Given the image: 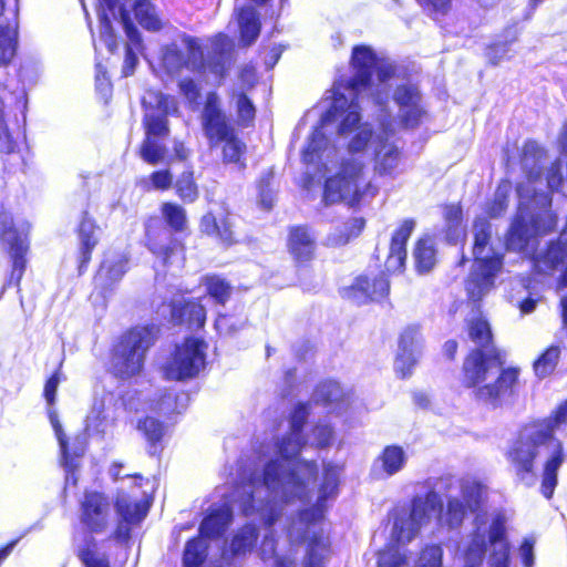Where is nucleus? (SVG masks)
I'll use <instances>...</instances> for the list:
<instances>
[{
    "instance_id": "1",
    "label": "nucleus",
    "mask_w": 567,
    "mask_h": 567,
    "mask_svg": "<svg viewBox=\"0 0 567 567\" xmlns=\"http://www.w3.org/2000/svg\"><path fill=\"white\" fill-rule=\"evenodd\" d=\"M308 414L306 404L296 406L289 434L277 443L281 458L269 461L261 473L255 472L248 483L234 491L230 501L238 504L245 515L259 513L266 524L272 525L280 514L281 504L309 498L317 477V465L313 462L291 461L305 444L301 429Z\"/></svg>"
},
{
    "instance_id": "2",
    "label": "nucleus",
    "mask_w": 567,
    "mask_h": 567,
    "mask_svg": "<svg viewBox=\"0 0 567 567\" xmlns=\"http://www.w3.org/2000/svg\"><path fill=\"white\" fill-rule=\"evenodd\" d=\"M455 484L460 494L447 496L446 523L449 526L457 527L467 513L477 512L486 497L485 486L470 477L456 481L452 476H444L437 480L433 489L425 496H415L410 509L400 508L395 512L392 538L403 545L414 539L433 515L442 513L443 504L440 493L451 492Z\"/></svg>"
},
{
    "instance_id": "3",
    "label": "nucleus",
    "mask_w": 567,
    "mask_h": 567,
    "mask_svg": "<svg viewBox=\"0 0 567 567\" xmlns=\"http://www.w3.org/2000/svg\"><path fill=\"white\" fill-rule=\"evenodd\" d=\"M566 423L567 400L557 408L551 417L525 426L508 452V460L516 475L526 485H533L536 481L534 460L544 458L542 493L546 498L551 497L557 485V471L567 457L563 443L553 433Z\"/></svg>"
},
{
    "instance_id": "4",
    "label": "nucleus",
    "mask_w": 567,
    "mask_h": 567,
    "mask_svg": "<svg viewBox=\"0 0 567 567\" xmlns=\"http://www.w3.org/2000/svg\"><path fill=\"white\" fill-rule=\"evenodd\" d=\"M364 93L347 92L341 83L333 86V101L330 109L321 116L320 126L311 134L302 151V161L307 165L308 184H312L317 174L324 175L330 171L329 164L334 161L337 151L329 145L323 130L330 124H337L340 136H349L363 124L361 123L359 101Z\"/></svg>"
},
{
    "instance_id": "5",
    "label": "nucleus",
    "mask_w": 567,
    "mask_h": 567,
    "mask_svg": "<svg viewBox=\"0 0 567 567\" xmlns=\"http://www.w3.org/2000/svg\"><path fill=\"white\" fill-rule=\"evenodd\" d=\"M383 138V134L373 133L368 123L362 124L358 131L351 134L348 144L350 157L342 162L340 172L326 182L323 192L326 205L341 200L353 205L367 197L374 196L375 188L370 183L364 184L363 189L361 188L364 168L362 157L370 152L372 154Z\"/></svg>"
},
{
    "instance_id": "6",
    "label": "nucleus",
    "mask_w": 567,
    "mask_h": 567,
    "mask_svg": "<svg viewBox=\"0 0 567 567\" xmlns=\"http://www.w3.org/2000/svg\"><path fill=\"white\" fill-rule=\"evenodd\" d=\"M518 374V369H504L498 357L483 350L471 352L463 364L464 385L473 389L476 400L493 405L515 392Z\"/></svg>"
},
{
    "instance_id": "7",
    "label": "nucleus",
    "mask_w": 567,
    "mask_h": 567,
    "mask_svg": "<svg viewBox=\"0 0 567 567\" xmlns=\"http://www.w3.org/2000/svg\"><path fill=\"white\" fill-rule=\"evenodd\" d=\"M182 48L171 43L162 49V63L169 73L178 72L186 66L192 71L208 69L216 76L223 78L231 64L233 40L223 33L210 40L207 60L197 39L183 35Z\"/></svg>"
},
{
    "instance_id": "8",
    "label": "nucleus",
    "mask_w": 567,
    "mask_h": 567,
    "mask_svg": "<svg viewBox=\"0 0 567 567\" xmlns=\"http://www.w3.org/2000/svg\"><path fill=\"white\" fill-rule=\"evenodd\" d=\"M339 476L340 467L332 464L324 465L323 481L319 488L316 505L302 511L290 525V539L292 542L305 540L309 544L305 567H319L327 553L328 544L318 527V522L322 517L324 502L337 495Z\"/></svg>"
},
{
    "instance_id": "9",
    "label": "nucleus",
    "mask_w": 567,
    "mask_h": 567,
    "mask_svg": "<svg viewBox=\"0 0 567 567\" xmlns=\"http://www.w3.org/2000/svg\"><path fill=\"white\" fill-rule=\"evenodd\" d=\"M472 234L474 238L473 256L475 261L466 280L465 289L468 297L477 301L494 287L495 278L503 269V256L495 252L491 246L493 230L486 216H477L475 218Z\"/></svg>"
},
{
    "instance_id": "10",
    "label": "nucleus",
    "mask_w": 567,
    "mask_h": 567,
    "mask_svg": "<svg viewBox=\"0 0 567 567\" xmlns=\"http://www.w3.org/2000/svg\"><path fill=\"white\" fill-rule=\"evenodd\" d=\"M351 66L353 76L347 84H341L342 89L351 94H368L383 112V104L389 97L386 82L394 74V65L389 61L378 59L372 48L357 45L352 50Z\"/></svg>"
},
{
    "instance_id": "11",
    "label": "nucleus",
    "mask_w": 567,
    "mask_h": 567,
    "mask_svg": "<svg viewBox=\"0 0 567 567\" xmlns=\"http://www.w3.org/2000/svg\"><path fill=\"white\" fill-rule=\"evenodd\" d=\"M154 326L135 327L124 336L114 348L112 368L116 375L130 378L143 369L147 350L156 339Z\"/></svg>"
},
{
    "instance_id": "12",
    "label": "nucleus",
    "mask_w": 567,
    "mask_h": 567,
    "mask_svg": "<svg viewBox=\"0 0 567 567\" xmlns=\"http://www.w3.org/2000/svg\"><path fill=\"white\" fill-rule=\"evenodd\" d=\"M393 101L398 106L396 120L392 118L385 110L388 100L383 104V112L374 102L378 107V121L383 134L394 133L396 126L416 127L426 115L422 94L415 84L403 83L398 85L393 93Z\"/></svg>"
},
{
    "instance_id": "13",
    "label": "nucleus",
    "mask_w": 567,
    "mask_h": 567,
    "mask_svg": "<svg viewBox=\"0 0 567 567\" xmlns=\"http://www.w3.org/2000/svg\"><path fill=\"white\" fill-rule=\"evenodd\" d=\"M206 349L203 340L186 339L163 365L165 378L182 381L196 377L205 365Z\"/></svg>"
},
{
    "instance_id": "14",
    "label": "nucleus",
    "mask_w": 567,
    "mask_h": 567,
    "mask_svg": "<svg viewBox=\"0 0 567 567\" xmlns=\"http://www.w3.org/2000/svg\"><path fill=\"white\" fill-rule=\"evenodd\" d=\"M146 137H166L169 133L167 115L177 112L175 97L158 91H148L143 97Z\"/></svg>"
},
{
    "instance_id": "15",
    "label": "nucleus",
    "mask_w": 567,
    "mask_h": 567,
    "mask_svg": "<svg viewBox=\"0 0 567 567\" xmlns=\"http://www.w3.org/2000/svg\"><path fill=\"white\" fill-rule=\"evenodd\" d=\"M0 244L6 249L12 259L11 281L16 285L22 278L25 260L23 258L28 250L25 244V233L23 229L19 230L8 213L0 214Z\"/></svg>"
},
{
    "instance_id": "16",
    "label": "nucleus",
    "mask_w": 567,
    "mask_h": 567,
    "mask_svg": "<svg viewBox=\"0 0 567 567\" xmlns=\"http://www.w3.org/2000/svg\"><path fill=\"white\" fill-rule=\"evenodd\" d=\"M97 18L100 22V34L110 51L117 48L116 38L113 31L112 21L120 20L124 31L132 42L138 41V31L131 22L128 13L117 7V0H97Z\"/></svg>"
},
{
    "instance_id": "17",
    "label": "nucleus",
    "mask_w": 567,
    "mask_h": 567,
    "mask_svg": "<svg viewBox=\"0 0 567 567\" xmlns=\"http://www.w3.org/2000/svg\"><path fill=\"white\" fill-rule=\"evenodd\" d=\"M147 501L133 499L125 492H118L115 501L116 513L120 522L114 530L113 537L123 542L130 537V525L138 524L148 512Z\"/></svg>"
},
{
    "instance_id": "18",
    "label": "nucleus",
    "mask_w": 567,
    "mask_h": 567,
    "mask_svg": "<svg viewBox=\"0 0 567 567\" xmlns=\"http://www.w3.org/2000/svg\"><path fill=\"white\" fill-rule=\"evenodd\" d=\"M202 124L205 135L212 145L220 143L234 134L233 127L220 109V101L216 93H209L206 97Z\"/></svg>"
},
{
    "instance_id": "19",
    "label": "nucleus",
    "mask_w": 567,
    "mask_h": 567,
    "mask_svg": "<svg viewBox=\"0 0 567 567\" xmlns=\"http://www.w3.org/2000/svg\"><path fill=\"white\" fill-rule=\"evenodd\" d=\"M111 520V503L109 498L97 492H87L81 504V522L92 533H103Z\"/></svg>"
},
{
    "instance_id": "20",
    "label": "nucleus",
    "mask_w": 567,
    "mask_h": 567,
    "mask_svg": "<svg viewBox=\"0 0 567 567\" xmlns=\"http://www.w3.org/2000/svg\"><path fill=\"white\" fill-rule=\"evenodd\" d=\"M414 228L413 220H404L400 228L392 236L390 254L385 261V268L390 272L401 271L406 259L405 244Z\"/></svg>"
},
{
    "instance_id": "21",
    "label": "nucleus",
    "mask_w": 567,
    "mask_h": 567,
    "mask_svg": "<svg viewBox=\"0 0 567 567\" xmlns=\"http://www.w3.org/2000/svg\"><path fill=\"white\" fill-rule=\"evenodd\" d=\"M127 258L123 254L109 252L95 276V284L107 289L118 282L127 270Z\"/></svg>"
},
{
    "instance_id": "22",
    "label": "nucleus",
    "mask_w": 567,
    "mask_h": 567,
    "mask_svg": "<svg viewBox=\"0 0 567 567\" xmlns=\"http://www.w3.org/2000/svg\"><path fill=\"white\" fill-rule=\"evenodd\" d=\"M288 250L298 262L309 261L316 250L315 235L305 226L292 227L288 237Z\"/></svg>"
},
{
    "instance_id": "23",
    "label": "nucleus",
    "mask_w": 567,
    "mask_h": 567,
    "mask_svg": "<svg viewBox=\"0 0 567 567\" xmlns=\"http://www.w3.org/2000/svg\"><path fill=\"white\" fill-rule=\"evenodd\" d=\"M408 454L402 446L388 445L375 458L373 470L381 471V474L390 477L401 472L408 463Z\"/></svg>"
},
{
    "instance_id": "24",
    "label": "nucleus",
    "mask_w": 567,
    "mask_h": 567,
    "mask_svg": "<svg viewBox=\"0 0 567 567\" xmlns=\"http://www.w3.org/2000/svg\"><path fill=\"white\" fill-rule=\"evenodd\" d=\"M389 289V281L383 275L373 279L361 276L357 278L352 286L353 298H355L358 302H364L369 299L379 300L388 295Z\"/></svg>"
},
{
    "instance_id": "25",
    "label": "nucleus",
    "mask_w": 567,
    "mask_h": 567,
    "mask_svg": "<svg viewBox=\"0 0 567 567\" xmlns=\"http://www.w3.org/2000/svg\"><path fill=\"white\" fill-rule=\"evenodd\" d=\"M505 529L502 523L494 522L488 529V540L493 548L489 557L491 567H508L509 547L504 537Z\"/></svg>"
},
{
    "instance_id": "26",
    "label": "nucleus",
    "mask_w": 567,
    "mask_h": 567,
    "mask_svg": "<svg viewBox=\"0 0 567 567\" xmlns=\"http://www.w3.org/2000/svg\"><path fill=\"white\" fill-rule=\"evenodd\" d=\"M372 154L375 161L374 171L379 175H392L400 164L399 148L385 137Z\"/></svg>"
},
{
    "instance_id": "27",
    "label": "nucleus",
    "mask_w": 567,
    "mask_h": 567,
    "mask_svg": "<svg viewBox=\"0 0 567 567\" xmlns=\"http://www.w3.org/2000/svg\"><path fill=\"white\" fill-rule=\"evenodd\" d=\"M231 520V511L228 505L213 509L202 522L199 527L200 537L215 538L220 536Z\"/></svg>"
},
{
    "instance_id": "28",
    "label": "nucleus",
    "mask_w": 567,
    "mask_h": 567,
    "mask_svg": "<svg viewBox=\"0 0 567 567\" xmlns=\"http://www.w3.org/2000/svg\"><path fill=\"white\" fill-rule=\"evenodd\" d=\"M172 317L178 322L187 323L189 328H202L206 320V310L196 301H187L184 305L174 301Z\"/></svg>"
},
{
    "instance_id": "29",
    "label": "nucleus",
    "mask_w": 567,
    "mask_h": 567,
    "mask_svg": "<svg viewBox=\"0 0 567 567\" xmlns=\"http://www.w3.org/2000/svg\"><path fill=\"white\" fill-rule=\"evenodd\" d=\"M240 31V40L244 45H250L256 41L260 32L259 16L254 7H243L237 13Z\"/></svg>"
},
{
    "instance_id": "30",
    "label": "nucleus",
    "mask_w": 567,
    "mask_h": 567,
    "mask_svg": "<svg viewBox=\"0 0 567 567\" xmlns=\"http://www.w3.org/2000/svg\"><path fill=\"white\" fill-rule=\"evenodd\" d=\"M80 239V269L90 261L92 250L95 248L99 237L96 235V226L86 213H84L79 226Z\"/></svg>"
},
{
    "instance_id": "31",
    "label": "nucleus",
    "mask_w": 567,
    "mask_h": 567,
    "mask_svg": "<svg viewBox=\"0 0 567 567\" xmlns=\"http://www.w3.org/2000/svg\"><path fill=\"white\" fill-rule=\"evenodd\" d=\"M486 532L480 528L464 548V567H481L486 550Z\"/></svg>"
},
{
    "instance_id": "32",
    "label": "nucleus",
    "mask_w": 567,
    "mask_h": 567,
    "mask_svg": "<svg viewBox=\"0 0 567 567\" xmlns=\"http://www.w3.org/2000/svg\"><path fill=\"white\" fill-rule=\"evenodd\" d=\"M258 538L257 528L248 524L239 529L230 543V551L235 556L245 555L255 547Z\"/></svg>"
},
{
    "instance_id": "33",
    "label": "nucleus",
    "mask_w": 567,
    "mask_h": 567,
    "mask_svg": "<svg viewBox=\"0 0 567 567\" xmlns=\"http://www.w3.org/2000/svg\"><path fill=\"white\" fill-rule=\"evenodd\" d=\"M560 346L548 347L534 362L533 368L538 378H546L554 372L560 358Z\"/></svg>"
},
{
    "instance_id": "34",
    "label": "nucleus",
    "mask_w": 567,
    "mask_h": 567,
    "mask_svg": "<svg viewBox=\"0 0 567 567\" xmlns=\"http://www.w3.org/2000/svg\"><path fill=\"white\" fill-rule=\"evenodd\" d=\"M78 557L84 567H110L109 557L97 548L94 539L78 549Z\"/></svg>"
},
{
    "instance_id": "35",
    "label": "nucleus",
    "mask_w": 567,
    "mask_h": 567,
    "mask_svg": "<svg viewBox=\"0 0 567 567\" xmlns=\"http://www.w3.org/2000/svg\"><path fill=\"white\" fill-rule=\"evenodd\" d=\"M207 555V543L203 537L187 542L184 550V567H200Z\"/></svg>"
},
{
    "instance_id": "36",
    "label": "nucleus",
    "mask_w": 567,
    "mask_h": 567,
    "mask_svg": "<svg viewBox=\"0 0 567 567\" xmlns=\"http://www.w3.org/2000/svg\"><path fill=\"white\" fill-rule=\"evenodd\" d=\"M17 50L16 27L0 25V64L7 65L11 62Z\"/></svg>"
},
{
    "instance_id": "37",
    "label": "nucleus",
    "mask_w": 567,
    "mask_h": 567,
    "mask_svg": "<svg viewBox=\"0 0 567 567\" xmlns=\"http://www.w3.org/2000/svg\"><path fill=\"white\" fill-rule=\"evenodd\" d=\"M135 17L138 23L152 31L161 28V21L155 12V8L148 0H136L134 6Z\"/></svg>"
},
{
    "instance_id": "38",
    "label": "nucleus",
    "mask_w": 567,
    "mask_h": 567,
    "mask_svg": "<svg viewBox=\"0 0 567 567\" xmlns=\"http://www.w3.org/2000/svg\"><path fill=\"white\" fill-rule=\"evenodd\" d=\"M416 268L420 272L431 270L435 264V250L431 239H420L414 250Z\"/></svg>"
},
{
    "instance_id": "39",
    "label": "nucleus",
    "mask_w": 567,
    "mask_h": 567,
    "mask_svg": "<svg viewBox=\"0 0 567 567\" xmlns=\"http://www.w3.org/2000/svg\"><path fill=\"white\" fill-rule=\"evenodd\" d=\"M512 190V186L509 182H502L496 192L493 203H491L486 210L484 216L488 217H498L501 216L506 209L508 205V196Z\"/></svg>"
},
{
    "instance_id": "40",
    "label": "nucleus",
    "mask_w": 567,
    "mask_h": 567,
    "mask_svg": "<svg viewBox=\"0 0 567 567\" xmlns=\"http://www.w3.org/2000/svg\"><path fill=\"white\" fill-rule=\"evenodd\" d=\"M208 295L219 303H225L231 295V286L218 276H208L204 279Z\"/></svg>"
},
{
    "instance_id": "41",
    "label": "nucleus",
    "mask_w": 567,
    "mask_h": 567,
    "mask_svg": "<svg viewBox=\"0 0 567 567\" xmlns=\"http://www.w3.org/2000/svg\"><path fill=\"white\" fill-rule=\"evenodd\" d=\"M468 334L472 341L482 348H487L492 340L491 327L488 322L481 317L470 321Z\"/></svg>"
},
{
    "instance_id": "42",
    "label": "nucleus",
    "mask_w": 567,
    "mask_h": 567,
    "mask_svg": "<svg viewBox=\"0 0 567 567\" xmlns=\"http://www.w3.org/2000/svg\"><path fill=\"white\" fill-rule=\"evenodd\" d=\"M363 226V219L352 218L344 224L343 230H341L340 234H331L328 237V244L332 246L344 245L350 240V238L358 236Z\"/></svg>"
},
{
    "instance_id": "43",
    "label": "nucleus",
    "mask_w": 567,
    "mask_h": 567,
    "mask_svg": "<svg viewBox=\"0 0 567 567\" xmlns=\"http://www.w3.org/2000/svg\"><path fill=\"white\" fill-rule=\"evenodd\" d=\"M462 208L458 205H450L444 208V218L447 224V239L451 241H456L458 237L464 234V231L458 228L462 221Z\"/></svg>"
},
{
    "instance_id": "44",
    "label": "nucleus",
    "mask_w": 567,
    "mask_h": 567,
    "mask_svg": "<svg viewBox=\"0 0 567 567\" xmlns=\"http://www.w3.org/2000/svg\"><path fill=\"white\" fill-rule=\"evenodd\" d=\"M422 337L417 326L406 327L400 336L399 350L421 353Z\"/></svg>"
},
{
    "instance_id": "45",
    "label": "nucleus",
    "mask_w": 567,
    "mask_h": 567,
    "mask_svg": "<svg viewBox=\"0 0 567 567\" xmlns=\"http://www.w3.org/2000/svg\"><path fill=\"white\" fill-rule=\"evenodd\" d=\"M379 567H410L409 560L399 548L390 546L379 553Z\"/></svg>"
},
{
    "instance_id": "46",
    "label": "nucleus",
    "mask_w": 567,
    "mask_h": 567,
    "mask_svg": "<svg viewBox=\"0 0 567 567\" xmlns=\"http://www.w3.org/2000/svg\"><path fill=\"white\" fill-rule=\"evenodd\" d=\"M176 192L179 197L188 203H193L198 197V189L193 178V172H185L176 182Z\"/></svg>"
},
{
    "instance_id": "47",
    "label": "nucleus",
    "mask_w": 567,
    "mask_h": 567,
    "mask_svg": "<svg viewBox=\"0 0 567 567\" xmlns=\"http://www.w3.org/2000/svg\"><path fill=\"white\" fill-rule=\"evenodd\" d=\"M141 157L148 164L155 165L163 161L165 147L155 141V138L145 137L141 151Z\"/></svg>"
},
{
    "instance_id": "48",
    "label": "nucleus",
    "mask_w": 567,
    "mask_h": 567,
    "mask_svg": "<svg viewBox=\"0 0 567 567\" xmlns=\"http://www.w3.org/2000/svg\"><path fill=\"white\" fill-rule=\"evenodd\" d=\"M341 398L342 389L336 381H327L320 384L315 392L317 402L332 403L339 401Z\"/></svg>"
},
{
    "instance_id": "49",
    "label": "nucleus",
    "mask_w": 567,
    "mask_h": 567,
    "mask_svg": "<svg viewBox=\"0 0 567 567\" xmlns=\"http://www.w3.org/2000/svg\"><path fill=\"white\" fill-rule=\"evenodd\" d=\"M137 429L143 432L146 440L154 449L155 444L163 437L165 431L163 424L153 417H146L145 420L141 421L137 425Z\"/></svg>"
},
{
    "instance_id": "50",
    "label": "nucleus",
    "mask_w": 567,
    "mask_h": 567,
    "mask_svg": "<svg viewBox=\"0 0 567 567\" xmlns=\"http://www.w3.org/2000/svg\"><path fill=\"white\" fill-rule=\"evenodd\" d=\"M163 216L166 221L176 230L184 229L186 225L185 210L175 204L166 203L162 207Z\"/></svg>"
},
{
    "instance_id": "51",
    "label": "nucleus",
    "mask_w": 567,
    "mask_h": 567,
    "mask_svg": "<svg viewBox=\"0 0 567 567\" xmlns=\"http://www.w3.org/2000/svg\"><path fill=\"white\" fill-rule=\"evenodd\" d=\"M419 354L414 352L399 350L394 362V369L402 378L411 374L413 367L416 364Z\"/></svg>"
},
{
    "instance_id": "52",
    "label": "nucleus",
    "mask_w": 567,
    "mask_h": 567,
    "mask_svg": "<svg viewBox=\"0 0 567 567\" xmlns=\"http://www.w3.org/2000/svg\"><path fill=\"white\" fill-rule=\"evenodd\" d=\"M223 142H225L223 148L224 161L238 163L244 153L245 145L239 140H237L234 134H231L229 138H225Z\"/></svg>"
},
{
    "instance_id": "53",
    "label": "nucleus",
    "mask_w": 567,
    "mask_h": 567,
    "mask_svg": "<svg viewBox=\"0 0 567 567\" xmlns=\"http://www.w3.org/2000/svg\"><path fill=\"white\" fill-rule=\"evenodd\" d=\"M442 548L436 545L427 546L421 553L417 561L419 567H441L442 566Z\"/></svg>"
},
{
    "instance_id": "54",
    "label": "nucleus",
    "mask_w": 567,
    "mask_h": 567,
    "mask_svg": "<svg viewBox=\"0 0 567 567\" xmlns=\"http://www.w3.org/2000/svg\"><path fill=\"white\" fill-rule=\"evenodd\" d=\"M261 558L264 560L272 558L274 567H293V563L290 559L275 556V543L268 535L265 536L261 544Z\"/></svg>"
},
{
    "instance_id": "55",
    "label": "nucleus",
    "mask_w": 567,
    "mask_h": 567,
    "mask_svg": "<svg viewBox=\"0 0 567 567\" xmlns=\"http://www.w3.org/2000/svg\"><path fill=\"white\" fill-rule=\"evenodd\" d=\"M236 105L239 121L245 125L249 124L255 117V107L250 100L240 93L237 96Z\"/></svg>"
},
{
    "instance_id": "56",
    "label": "nucleus",
    "mask_w": 567,
    "mask_h": 567,
    "mask_svg": "<svg viewBox=\"0 0 567 567\" xmlns=\"http://www.w3.org/2000/svg\"><path fill=\"white\" fill-rule=\"evenodd\" d=\"M0 150L11 153L14 150V142L9 133L3 112V102L0 100Z\"/></svg>"
},
{
    "instance_id": "57",
    "label": "nucleus",
    "mask_w": 567,
    "mask_h": 567,
    "mask_svg": "<svg viewBox=\"0 0 567 567\" xmlns=\"http://www.w3.org/2000/svg\"><path fill=\"white\" fill-rule=\"evenodd\" d=\"M430 14L444 16L451 9L452 0H416Z\"/></svg>"
},
{
    "instance_id": "58",
    "label": "nucleus",
    "mask_w": 567,
    "mask_h": 567,
    "mask_svg": "<svg viewBox=\"0 0 567 567\" xmlns=\"http://www.w3.org/2000/svg\"><path fill=\"white\" fill-rule=\"evenodd\" d=\"M547 187L551 190L557 189L563 183V162L558 158L551 164L546 175Z\"/></svg>"
},
{
    "instance_id": "59",
    "label": "nucleus",
    "mask_w": 567,
    "mask_h": 567,
    "mask_svg": "<svg viewBox=\"0 0 567 567\" xmlns=\"http://www.w3.org/2000/svg\"><path fill=\"white\" fill-rule=\"evenodd\" d=\"M62 380H64L63 373L61 372V369H58L47 381L44 385V398L49 405H52L55 402L56 390Z\"/></svg>"
},
{
    "instance_id": "60",
    "label": "nucleus",
    "mask_w": 567,
    "mask_h": 567,
    "mask_svg": "<svg viewBox=\"0 0 567 567\" xmlns=\"http://www.w3.org/2000/svg\"><path fill=\"white\" fill-rule=\"evenodd\" d=\"M312 437L311 444L320 447L327 446L332 440V429L328 424H318L312 430Z\"/></svg>"
},
{
    "instance_id": "61",
    "label": "nucleus",
    "mask_w": 567,
    "mask_h": 567,
    "mask_svg": "<svg viewBox=\"0 0 567 567\" xmlns=\"http://www.w3.org/2000/svg\"><path fill=\"white\" fill-rule=\"evenodd\" d=\"M215 326L220 333L230 334L238 330L241 322L230 316H219L216 319Z\"/></svg>"
},
{
    "instance_id": "62",
    "label": "nucleus",
    "mask_w": 567,
    "mask_h": 567,
    "mask_svg": "<svg viewBox=\"0 0 567 567\" xmlns=\"http://www.w3.org/2000/svg\"><path fill=\"white\" fill-rule=\"evenodd\" d=\"M181 93L190 102H197L200 93L199 87L192 79H183L179 82Z\"/></svg>"
},
{
    "instance_id": "63",
    "label": "nucleus",
    "mask_w": 567,
    "mask_h": 567,
    "mask_svg": "<svg viewBox=\"0 0 567 567\" xmlns=\"http://www.w3.org/2000/svg\"><path fill=\"white\" fill-rule=\"evenodd\" d=\"M130 42H131V44L126 47L125 59H124V64H123V74L125 76L133 74L135 66L137 64V61H138L136 54L133 51L132 45L137 47L140 44V40L137 42L136 41L132 42L130 40Z\"/></svg>"
},
{
    "instance_id": "64",
    "label": "nucleus",
    "mask_w": 567,
    "mask_h": 567,
    "mask_svg": "<svg viewBox=\"0 0 567 567\" xmlns=\"http://www.w3.org/2000/svg\"><path fill=\"white\" fill-rule=\"evenodd\" d=\"M151 181L156 189H167L171 187L173 176L169 171H158L151 175Z\"/></svg>"
}]
</instances>
